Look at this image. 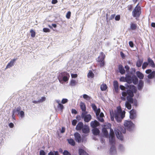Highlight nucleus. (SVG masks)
<instances>
[{
	"instance_id": "1",
	"label": "nucleus",
	"mask_w": 155,
	"mask_h": 155,
	"mask_svg": "<svg viewBox=\"0 0 155 155\" xmlns=\"http://www.w3.org/2000/svg\"><path fill=\"white\" fill-rule=\"evenodd\" d=\"M125 85L127 88V93L128 95L127 97V101L125 103V106L128 109L130 110L132 107L131 104L134 102V100L133 98L134 93L136 92L137 89L134 85H128L127 84H125Z\"/></svg>"
},
{
	"instance_id": "2",
	"label": "nucleus",
	"mask_w": 155,
	"mask_h": 155,
	"mask_svg": "<svg viewBox=\"0 0 155 155\" xmlns=\"http://www.w3.org/2000/svg\"><path fill=\"white\" fill-rule=\"evenodd\" d=\"M124 126L126 128L124 127H120V129H116L114 130L116 135L117 138L121 140H123L124 137L122 133L124 134L126 133V129L130 131L132 130V127L134 126V124L132 121H126L124 123Z\"/></svg>"
},
{
	"instance_id": "3",
	"label": "nucleus",
	"mask_w": 155,
	"mask_h": 155,
	"mask_svg": "<svg viewBox=\"0 0 155 155\" xmlns=\"http://www.w3.org/2000/svg\"><path fill=\"white\" fill-rule=\"evenodd\" d=\"M115 136L112 129H110L109 134V140L111 146L110 149V153L111 155H115L116 153V148L114 145L115 143Z\"/></svg>"
},
{
	"instance_id": "4",
	"label": "nucleus",
	"mask_w": 155,
	"mask_h": 155,
	"mask_svg": "<svg viewBox=\"0 0 155 155\" xmlns=\"http://www.w3.org/2000/svg\"><path fill=\"white\" fill-rule=\"evenodd\" d=\"M125 112L123 111V112L117 110H115L114 113L113 111H110V117H115V119L118 122H120L125 117Z\"/></svg>"
},
{
	"instance_id": "5",
	"label": "nucleus",
	"mask_w": 155,
	"mask_h": 155,
	"mask_svg": "<svg viewBox=\"0 0 155 155\" xmlns=\"http://www.w3.org/2000/svg\"><path fill=\"white\" fill-rule=\"evenodd\" d=\"M70 75L69 73L66 72H61L58 76V79L59 82L61 84L64 82H67L69 80Z\"/></svg>"
},
{
	"instance_id": "6",
	"label": "nucleus",
	"mask_w": 155,
	"mask_h": 155,
	"mask_svg": "<svg viewBox=\"0 0 155 155\" xmlns=\"http://www.w3.org/2000/svg\"><path fill=\"white\" fill-rule=\"evenodd\" d=\"M138 3L135 7L132 12L133 16L134 17H138L141 14V8L140 6H138Z\"/></svg>"
},
{
	"instance_id": "7",
	"label": "nucleus",
	"mask_w": 155,
	"mask_h": 155,
	"mask_svg": "<svg viewBox=\"0 0 155 155\" xmlns=\"http://www.w3.org/2000/svg\"><path fill=\"white\" fill-rule=\"evenodd\" d=\"M87 112H82L81 117L83 119L84 121L86 122H88L91 120V116L90 114H87Z\"/></svg>"
},
{
	"instance_id": "8",
	"label": "nucleus",
	"mask_w": 155,
	"mask_h": 155,
	"mask_svg": "<svg viewBox=\"0 0 155 155\" xmlns=\"http://www.w3.org/2000/svg\"><path fill=\"white\" fill-rule=\"evenodd\" d=\"M74 136L76 141L77 142L80 143L81 140V137L80 134L76 132L74 133Z\"/></svg>"
},
{
	"instance_id": "9",
	"label": "nucleus",
	"mask_w": 155,
	"mask_h": 155,
	"mask_svg": "<svg viewBox=\"0 0 155 155\" xmlns=\"http://www.w3.org/2000/svg\"><path fill=\"white\" fill-rule=\"evenodd\" d=\"M130 114V117L131 119L135 118L136 116V111L134 109H132L129 112Z\"/></svg>"
},
{
	"instance_id": "10",
	"label": "nucleus",
	"mask_w": 155,
	"mask_h": 155,
	"mask_svg": "<svg viewBox=\"0 0 155 155\" xmlns=\"http://www.w3.org/2000/svg\"><path fill=\"white\" fill-rule=\"evenodd\" d=\"M126 82L127 83L128 85L131 84L132 82L133 76L131 77L130 75L126 74Z\"/></svg>"
},
{
	"instance_id": "11",
	"label": "nucleus",
	"mask_w": 155,
	"mask_h": 155,
	"mask_svg": "<svg viewBox=\"0 0 155 155\" xmlns=\"http://www.w3.org/2000/svg\"><path fill=\"white\" fill-rule=\"evenodd\" d=\"M100 125L99 123L96 120L91 122V126L93 128H96Z\"/></svg>"
},
{
	"instance_id": "12",
	"label": "nucleus",
	"mask_w": 155,
	"mask_h": 155,
	"mask_svg": "<svg viewBox=\"0 0 155 155\" xmlns=\"http://www.w3.org/2000/svg\"><path fill=\"white\" fill-rule=\"evenodd\" d=\"M118 69L120 73L121 74H125L126 71L124 68L121 64H119L118 66Z\"/></svg>"
},
{
	"instance_id": "13",
	"label": "nucleus",
	"mask_w": 155,
	"mask_h": 155,
	"mask_svg": "<svg viewBox=\"0 0 155 155\" xmlns=\"http://www.w3.org/2000/svg\"><path fill=\"white\" fill-rule=\"evenodd\" d=\"M82 132L84 134H87L90 132L89 127L87 125H84L81 129Z\"/></svg>"
},
{
	"instance_id": "14",
	"label": "nucleus",
	"mask_w": 155,
	"mask_h": 155,
	"mask_svg": "<svg viewBox=\"0 0 155 155\" xmlns=\"http://www.w3.org/2000/svg\"><path fill=\"white\" fill-rule=\"evenodd\" d=\"M144 86V82L142 80H140L137 85V88L138 90H141Z\"/></svg>"
},
{
	"instance_id": "15",
	"label": "nucleus",
	"mask_w": 155,
	"mask_h": 155,
	"mask_svg": "<svg viewBox=\"0 0 155 155\" xmlns=\"http://www.w3.org/2000/svg\"><path fill=\"white\" fill-rule=\"evenodd\" d=\"M84 126L82 122H79L76 126V129L77 131L81 130Z\"/></svg>"
},
{
	"instance_id": "16",
	"label": "nucleus",
	"mask_w": 155,
	"mask_h": 155,
	"mask_svg": "<svg viewBox=\"0 0 155 155\" xmlns=\"http://www.w3.org/2000/svg\"><path fill=\"white\" fill-rule=\"evenodd\" d=\"M80 106L82 112H87L86 111V106L84 103L81 101L80 104Z\"/></svg>"
},
{
	"instance_id": "17",
	"label": "nucleus",
	"mask_w": 155,
	"mask_h": 155,
	"mask_svg": "<svg viewBox=\"0 0 155 155\" xmlns=\"http://www.w3.org/2000/svg\"><path fill=\"white\" fill-rule=\"evenodd\" d=\"M147 62L149 63V65L151 67L153 68L155 67V64L153 61L149 57L147 59Z\"/></svg>"
},
{
	"instance_id": "18",
	"label": "nucleus",
	"mask_w": 155,
	"mask_h": 155,
	"mask_svg": "<svg viewBox=\"0 0 155 155\" xmlns=\"http://www.w3.org/2000/svg\"><path fill=\"white\" fill-rule=\"evenodd\" d=\"M16 59H14L12 60H11L8 63L6 67V68H10L12 66L15 62L16 61Z\"/></svg>"
},
{
	"instance_id": "19",
	"label": "nucleus",
	"mask_w": 155,
	"mask_h": 155,
	"mask_svg": "<svg viewBox=\"0 0 155 155\" xmlns=\"http://www.w3.org/2000/svg\"><path fill=\"white\" fill-rule=\"evenodd\" d=\"M79 155H89L85 151L81 148H80L78 150Z\"/></svg>"
},
{
	"instance_id": "20",
	"label": "nucleus",
	"mask_w": 155,
	"mask_h": 155,
	"mask_svg": "<svg viewBox=\"0 0 155 155\" xmlns=\"http://www.w3.org/2000/svg\"><path fill=\"white\" fill-rule=\"evenodd\" d=\"M92 133L94 135H97L99 134L100 130L97 128H93L92 130Z\"/></svg>"
},
{
	"instance_id": "21",
	"label": "nucleus",
	"mask_w": 155,
	"mask_h": 155,
	"mask_svg": "<svg viewBox=\"0 0 155 155\" xmlns=\"http://www.w3.org/2000/svg\"><path fill=\"white\" fill-rule=\"evenodd\" d=\"M138 80L137 78L135 75H133V79L132 82L135 84H137L138 83Z\"/></svg>"
},
{
	"instance_id": "22",
	"label": "nucleus",
	"mask_w": 155,
	"mask_h": 155,
	"mask_svg": "<svg viewBox=\"0 0 155 155\" xmlns=\"http://www.w3.org/2000/svg\"><path fill=\"white\" fill-rule=\"evenodd\" d=\"M102 131L104 136L106 137H107L109 136V134L107 130L105 128L103 127L102 129Z\"/></svg>"
},
{
	"instance_id": "23",
	"label": "nucleus",
	"mask_w": 155,
	"mask_h": 155,
	"mask_svg": "<svg viewBox=\"0 0 155 155\" xmlns=\"http://www.w3.org/2000/svg\"><path fill=\"white\" fill-rule=\"evenodd\" d=\"M143 62V59H139L137 61L136 64V66L138 68L140 67L141 66Z\"/></svg>"
},
{
	"instance_id": "24",
	"label": "nucleus",
	"mask_w": 155,
	"mask_h": 155,
	"mask_svg": "<svg viewBox=\"0 0 155 155\" xmlns=\"http://www.w3.org/2000/svg\"><path fill=\"white\" fill-rule=\"evenodd\" d=\"M136 75L140 79H142L144 78L143 74L139 71H137L136 72Z\"/></svg>"
},
{
	"instance_id": "25",
	"label": "nucleus",
	"mask_w": 155,
	"mask_h": 155,
	"mask_svg": "<svg viewBox=\"0 0 155 155\" xmlns=\"http://www.w3.org/2000/svg\"><path fill=\"white\" fill-rule=\"evenodd\" d=\"M127 91H123L122 93V97H120L121 99L124 101H125L126 100V96L127 95Z\"/></svg>"
},
{
	"instance_id": "26",
	"label": "nucleus",
	"mask_w": 155,
	"mask_h": 155,
	"mask_svg": "<svg viewBox=\"0 0 155 155\" xmlns=\"http://www.w3.org/2000/svg\"><path fill=\"white\" fill-rule=\"evenodd\" d=\"M155 76V71H153L151 73H149L147 75V77L148 78L150 79H152Z\"/></svg>"
},
{
	"instance_id": "27",
	"label": "nucleus",
	"mask_w": 155,
	"mask_h": 155,
	"mask_svg": "<svg viewBox=\"0 0 155 155\" xmlns=\"http://www.w3.org/2000/svg\"><path fill=\"white\" fill-rule=\"evenodd\" d=\"M67 140L68 141V143L70 145L73 146L75 145V142L73 139L72 138L67 139Z\"/></svg>"
},
{
	"instance_id": "28",
	"label": "nucleus",
	"mask_w": 155,
	"mask_h": 155,
	"mask_svg": "<svg viewBox=\"0 0 155 155\" xmlns=\"http://www.w3.org/2000/svg\"><path fill=\"white\" fill-rule=\"evenodd\" d=\"M137 25L134 23H131L130 24V28L132 30H135L137 29Z\"/></svg>"
},
{
	"instance_id": "29",
	"label": "nucleus",
	"mask_w": 155,
	"mask_h": 155,
	"mask_svg": "<svg viewBox=\"0 0 155 155\" xmlns=\"http://www.w3.org/2000/svg\"><path fill=\"white\" fill-rule=\"evenodd\" d=\"M57 107L58 109L60 110L61 112L63 111V110L64 108V107L63 105L61 104H59L57 106Z\"/></svg>"
},
{
	"instance_id": "30",
	"label": "nucleus",
	"mask_w": 155,
	"mask_h": 155,
	"mask_svg": "<svg viewBox=\"0 0 155 155\" xmlns=\"http://www.w3.org/2000/svg\"><path fill=\"white\" fill-rule=\"evenodd\" d=\"M107 88V86L105 84H103L101 86V89L102 91H105Z\"/></svg>"
},
{
	"instance_id": "31",
	"label": "nucleus",
	"mask_w": 155,
	"mask_h": 155,
	"mask_svg": "<svg viewBox=\"0 0 155 155\" xmlns=\"http://www.w3.org/2000/svg\"><path fill=\"white\" fill-rule=\"evenodd\" d=\"M98 62L99 63L100 66L101 67H103L105 64V63L104 60L102 59H98L97 60Z\"/></svg>"
},
{
	"instance_id": "32",
	"label": "nucleus",
	"mask_w": 155,
	"mask_h": 155,
	"mask_svg": "<svg viewBox=\"0 0 155 155\" xmlns=\"http://www.w3.org/2000/svg\"><path fill=\"white\" fill-rule=\"evenodd\" d=\"M83 98L87 101H89L91 99V97L86 94H84L83 95Z\"/></svg>"
},
{
	"instance_id": "33",
	"label": "nucleus",
	"mask_w": 155,
	"mask_h": 155,
	"mask_svg": "<svg viewBox=\"0 0 155 155\" xmlns=\"http://www.w3.org/2000/svg\"><path fill=\"white\" fill-rule=\"evenodd\" d=\"M87 77L88 78H93L94 77V74L92 71H90L87 74Z\"/></svg>"
},
{
	"instance_id": "34",
	"label": "nucleus",
	"mask_w": 155,
	"mask_h": 155,
	"mask_svg": "<svg viewBox=\"0 0 155 155\" xmlns=\"http://www.w3.org/2000/svg\"><path fill=\"white\" fill-rule=\"evenodd\" d=\"M149 63H148L147 62H144L142 64V68L143 69H144L147 67Z\"/></svg>"
},
{
	"instance_id": "35",
	"label": "nucleus",
	"mask_w": 155,
	"mask_h": 155,
	"mask_svg": "<svg viewBox=\"0 0 155 155\" xmlns=\"http://www.w3.org/2000/svg\"><path fill=\"white\" fill-rule=\"evenodd\" d=\"M100 54L101 55V58H100L99 57H98V59H102L103 60H104V59L105 57V56L104 53L101 52L100 53Z\"/></svg>"
},
{
	"instance_id": "36",
	"label": "nucleus",
	"mask_w": 155,
	"mask_h": 155,
	"mask_svg": "<svg viewBox=\"0 0 155 155\" xmlns=\"http://www.w3.org/2000/svg\"><path fill=\"white\" fill-rule=\"evenodd\" d=\"M124 68L126 69L125 71H126L127 74H128L130 72V67L128 65H126L125 66Z\"/></svg>"
},
{
	"instance_id": "37",
	"label": "nucleus",
	"mask_w": 155,
	"mask_h": 155,
	"mask_svg": "<svg viewBox=\"0 0 155 155\" xmlns=\"http://www.w3.org/2000/svg\"><path fill=\"white\" fill-rule=\"evenodd\" d=\"M96 116L97 119L99 121L101 122H103L104 121V120L103 118V117H99L98 116V115H96Z\"/></svg>"
},
{
	"instance_id": "38",
	"label": "nucleus",
	"mask_w": 155,
	"mask_h": 155,
	"mask_svg": "<svg viewBox=\"0 0 155 155\" xmlns=\"http://www.w3.org/2000/svg\"><path fill=\"white\" fill-rule=\"evenodd\" d=\"M111 124L108 123L107 125H105L104 128H105L107 130V129H110H110H112L111 128Z\"/></svg>"
},
{
	"instance_id": "39",
	"label": "nucleus",
	"mask_w": 155,
	"mask_h": 155,
	"mask_svg": "<svg viewBox=\"0 0 155 155\" xmlns=\"http://www.w3.org/2000/svg\"><path fill=\"white\" fill-rule=\"evenodd\" d=\"M76 83L75 80H72L71 81L70 83V85L72 86H74L75 85Z\"/></svg>"
},
{
	"instance_id": "40",
	"label": "nucleus",
	"mask_w": 155,
	"mask_h": 155,
	"mask_svg": "<svg viewBox=\"0 0 155 155\" xmlns=\"http://www.w3.org/2000/svg\"><path fill=\"white\" fill-rule=\"evenodd\" d=\"M31 33V36L32 38H34L35 36V32L33 29H31L30 31Z\"/></svg>"
},
{
	"instance_id": "41",
	"label": "nucleus",
	"mask_w": 155,
	"mask_h": 155,
	"mask_svg": "<svg viewBox=\"0 0 155 155\" xmlns=\"http://www.w3.org/2000/svg\"><path fill=\"white\" fill-rule=\"evenodd\" d=\"M18 114L20 115L21 118H23L25 116L24 112L23 111L21 110L18 113Z\"/></svg>"
},
{
	"instance_id": "42",
	"label": "nucleus",
	"mask_w": 155,
	"mask_h": 155,
	"mask_svg": "<svg viewBox=\"0 0 155 155\" xmlns=\"http://www.w3.org/2000/svg\"><path fill=\"white\" fill-rule=\"evenodd\" d=\"M91 106L93 109V110H94V111H95L96 110L97 108V106L95 105V104H94L93 103L91 105Z\"/></svg>"
},
{
	"instance_id": "43",
	"label": "nucleus",
	"mask_w": 155,
	"mask_h": 155,
	"mask_svg": "<svg viewBox=\"0 0 155 155\" xmlns=\"http://www.w3.org/2000/svg\"><path fill=\"white\" fill-rule=\"evenodd\" d=\"M63 155H71V154L67 150H64L63 153Z\"/></svg>"
},
{
	"instance_id": "44",
	"label": "nucleus",
	"mask_w": 155,
	"mask_h": 155,
	"mask_svg": "<svg viewBox=\"0 0 155 155\" xmlns=\"http://www.w3.org/2000/svg\"><path fill=\"white\" fill-rule=\"evenodd\" d=\"M120 81L121 82H126L125 77H121L120 79Z\"/></svg>"
},
{
	"instance_id": "45",
	"label": "nucleus",
	"mask_w": 155,
	"mask_h": 155,
	"mask_svg": "<svg viewBox=\"0 0 155 155\" xmlns=\"http://www.w3.org/2000/svg\"><path fill=\"white\" fill-rule=\"evenodd\" d=\"M94 111L96 114V115H98V114H99L100 112V111H101L100 109L99 108H97L96 110L95 111Z\"/></svg>"
},
{
	"instance_id": "46",
	"label": "nucleus",
	"mask_w": 155,
	"mask_h": 155,
	"mask_svg": "<svg viewBox=\"0 0 155 155\" xmlns=\"http://www.w3.org/2000/svg\"><path fill=\"white\" fill-rule=\"evenodd\" d=\"M78 121L76 119H74L72 121V124L73 126H75L76 125Z\"/></svg>"
},
{
	"instance_id": "47",
	"label": "nucleus",
	"mask_w": 155,
	"mask_h": 155,
	"mask_svg": "<svg viewBox=\"0 0 155 155\" xmlns=\"http://www.w3.org/2000/svg\"><path fill=\"white\" fill-rule=\"evenodd\" d=\"M114 86V87H119V85L117 81H114L113 82Z\"/></svg>"
},
{
	"instance_id": "48",
	"label": "nucleus",
	"mask_w": 155,
	"mask_h": 155,
	"mask_svg": "<svg viewBox=\"0 0 155 155\" xmlns=\"http://www.w3.org/2000/svg\"><path fill=\"white\" fill-rule=\"evenodd\" d=\"M71 15V12L70 11H68V12L67 13L66 15V17L68 19H69L70 18V16Z\"/></svg>"
},
{
	"instance_id": "49",
	"label": "nucleus",
	"mask_w": 155,
	"mask_h": 155,
	"mask_svg": "<svg viewBox=\"0 0 155 155\" xmlns=\"http://www.w3.org/2000/svg\"><path fill=\"white\" fill-rule=\"evenodd\" d=\"M68 101V100L67 99L63 98L61 101V103L64 104L67 103Z\"/></svg>"
},
{
	"instance_id": "50",
	"label": "nucleus",
	"mask_w": 155,
	"mask_h": 155,
	"mask_svg": "<svg viewBox=\"0 0 155 155\" xmlns=\"http://www.w3.org/2000/svg\"><path fill=\"white\" fill-rule=\"evenodd\" d=\"M115 20L117 21H119L120 19V15H117L115 17Z\"/></svg>"
},
{
	"instance_id": "51",
	"label": "nucleus",
	"mask_w": 155,
	"mask_h": 155,
	"mask_svg": "<svg viewBox=\"0 0 155 155\" xmlns=\"http://www.w3.org/2000/svg\"><path fill=\"white\" fill-rule=\"evenodd\" d=\"M43 31L44 32H49L50 30L49 28H43Z\"/></svg>"
},
{
	"instance_id": "52",
	"label": "nucleus",
	"mask_w": 155,
	"mask_h": 155,
	"mask_svg": "<svg viewBox=\"0 0 155 155\" xmlns=\"http://www.w3.org/2000/svg\"><path fill=\"white\" fill-rule=\"evenodd\" d=\"M46 100V98L45 97H41V99L39 100L40 103L42 102L45 101Z\"/></svg>"
},
{
	"instance_id": "53",
	"label": "nucleus",
	"mask_w": 155,
	"mask_h": 155,
	"mask_svg": "<svg viewBox=\"0 0 155 155\" xmlns=\"http://www.w3.org/2000/svg\"><path fill=\"white\" fill-rule=\"evenodd\" d=\"M130 46L131 48H133L134 46V44L132 41H130L129 42Z\"/></svg>"
},
{
	"instance_id": "54",
	"label": "nucleus",
	"mask_w": 155,
	"mask_h": 155,
	"mask_svg": "<svg viewBox=\"0 0 155 155\" xmlns=\"http://www.w3.org/2000/svg\"><path fill=\"white\" fill-rule=\"evenodd\" d=\"M135 71H136V70L134 68H131V71H130V73L132 74H134L135 73Z\"/></svg>"
},
{
	"instance_id": "55",
	"label": "nucleus",
	"mask_w": 155,
	"mask_h": 155,
	"mask_svg": "<svg viewBox=\"0 0 155 155\" xmlns=\"http://www.w3.org/2000/svg\"><path fill=\"white\" fill-rule=\"evenodd\" d=\"M133 8V6L132 5H129L128 6V9L130 11H131Z\"/></svg>"
},
{
	"instance_id": "56",
	"label": "nucleus",
	"mask_w": 155,
	"mask_h": 155,
	"mask_svg": "<svg viewBox=\"0 0 155 155\" xmlns=\"http://www.w3.org/2000/svg\"><path fill=\"white\" fill-rule=\"evenodd\" d=\"M125 87H126L125 86ZM126 88L127 89V88L126 87H125L123 85H120V89L122 90H123V91H124V89H125V88Z\"/></svg>"
},
{
	"instance_id": "57",
	"label": "nucleus",
	"mask_w": 155,
	"mask_h": 155,
	"mask_svg": "<svg viewBox=\"0 0 155 155\" xmlns=\"http://www.w3.org/2000/svg\"><path fill=\"white\" fill-rule=\"evenodd\" d=\"M40 155H45V151L42 150H40Z\"/></svg>"
},
{
	"instance_id": "58",
	"label": "nucleus",
	"mask_w": 155,
	"mask_h": 155,
	"mask_svg": "<svg viewBox=\"0 0 155 155\" xmlns=\"http://www.w3.org/2000/svg\"><path fill=\"white\" fill-rule=\"evenodd\" d=\"M76 119H77V120H78V121H80L81 120V116L79 115H77L76 117Z\"/></svg>"
},
{
	"instance_id": "59",
	"label": "nucleus",
	"mask_w": 155,
	"mask_h": 155,
	"mask_svg": "<svg viewBox=\"0 0 155 155\" xmlns=\"http://www.w3.org/2000/svg\"><path fill=\"white\" fill-rule=\"evenodd\" d=\"M119 148L120 150L122 151L124 150V148L122 145L120 144L119 146Z\"/></svg>"
},
{
	"instance_id": "60",
	"label": "nucleus",
	"mask_w": 155,
	"mask_h": 155,
	"mask_svg": "<svg viewBox=\"0 0 155 155\" xmlns=\"http://www.w3.org/2000/svg\"><path fill=\"white\" fill-rule=\"evenodd\" d=\"M152 71L151 69H148L145 72L146 74H149L150 73H151Z\"/></svg>"
},
{
	"instance_id": "61",
	"label": "nucleus",
	"mask_w": 155,
	"mask_h": 155,
	"mask_svg": "<svg viewBox=\"0 0 155 155\" xmlns=\"http://www.w3.org/2000/svg\"><path fill=\"white\" fill-rule=\"evenodd\" d=\"M71 76L72 78H75L77 77L78 75L77 74H71Z\"/></svg>"
},
{
	"instance_id": "62",
	"label": "nucleus",
	"mask_w": 155,
	"mask_h": 155,
	"mask_svg": "<svg viewBox=\"0 0 155 155\" xmlns=\"http://www.w3.org/2000/svg\"><path fill=\"white\" fill-rule=\"evenodd\" d=\"M149 79H150L147 78H146L145 80L146 82L148 84H150L151 82L150 80Z\"/></svg>"
},
{
	"instance_id": "63",
	"label": "nucleus",
	"mask_w": 155,
	"mask_h": 155,
	"mask_svg": "<svg viewBox=\"0 0 155 155\" xmlns=\"http://www.w3.org/2000/svg\"><path fill=\"white\" fill-rule=\"evenodd\" d=\"M71 113L73 114H76L77 113V111L74 109H72Z\"/></svg>"
},
{
	"instance_id": "64",
	"label": "nucleus",
	"mask_w": 155,
	"mask_h": 155,
	"mask_svg": "<svg viewBox=\"0 0 155 155\" xmlns=\"http://www.w3.org/2000/svg\"><path fill=\"white\" fill-rule=\"evenodd\" d=\"M65 128L64 127H62L61 128V133H63L65 132Z\"/></svg>"
}]
</instances>
